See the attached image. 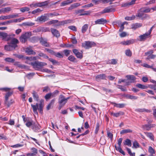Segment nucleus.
Returning <instances> with one entry per match:
<instances>
[{
  "instance_id": "obj_26",
  "label": "nucleus",
  "mask_w": 156,
  "mask_h": 156,
  "mask_svg": "<svg viewBox=\"0 0 156 156\" xmlns=\"http://www.w3.org/2000/svg\"><path fill=\"white\" fill-rule=\"evenodd\" d=\"M47 17L46 16L42 15L37 18V20L40 22H45L46 21Z\"/></svg>"
},
{
  "instance_id": "obj_38",
  "label": "nucleus",
  "mask_w": 156,
  "mask_h": 156,
  "mask_svg": "<svg viewBox=\"0 0 156 156\" xmlns=\"http://www.w3.org/2000/svg\"><path fill=\"white\" fill-rule=\"evenodd\" d=\"M126 97L127 98L131 99L136 100L138 98V97L129 94H127L126 95Z\"/></svg>"
},
{
  "instance_id": "obj_36",
  "label": "nucleus",
  "mask_w": 156,
  "mask_h": 156,
  "mask_svg": "<svg viewBox=\"0 0 156 156\" xmlns=\"http://www.w3.org/2000/svg\"><path fill=\"white\" fill-rule=\"evenodd\" d=\"M125 145H127L128 146L131 147V142L130 140L129 139H126L123 142Z\"/></svg>"
},
{
  "instance_id": "obj_34",
  "label": "nucleus",
  "mask_w": 156,
  "mask_h": 156,
  "mask_svg": "<svg viewBox=\"0 0 156 156\" xmlns=\"http://www.w3.org/2000/svg\"><path fill=\"white\" fill-rule=\"evenodd\" d=\"M89 25L88 24H84L82 27L81 32L82 33H85L88 29Z\"/></svg>"
},
{
  "instance_id": "obj_52",
  "label": "nucleus",
  "mask_w": 156,
  "mask_h": 156,
  "mask_svg": "<svg viewBox=\"0 0 156 156\" xmlns=\"http://www.w3.org/2000/svg\"><path fill=\"white\" fill-rule=\"evenodd\" d=\"M117 86L118 87V88L119 89H120L122 91H126L127 89L125 87H123L122 86L120 85H118Z\"/></svg>"
},
{
  "instance_id": "obj_9",
  "label": "nucleus",
  "mask_w": 156,
  "mask_h": 156,
  "mask_svg": "<svg viewBox=\"0 0 156 156\" xmlns=\"http://www.w3.org/2000/svg\"><path fill=\"white\" fill-rule=\"evenodd\" d=\"M0 37L2 38L3 40L7 41L11 40L13 38L11 35H8L6 33L3 32H0Z\"/></svg>"
},
{
  "instance_id": "obj_60",
  "label": "nucleus",
  "mask_w": 156,
  "mask_h": 156,
  "mask_svg": "<svg viewBox=\"0 0 156 156\" xmlns=\"http://www.w3.org/2000/svg\"><path fill=\"white\" fill-rule=\"evenodd\" d=\"M68 28L74 31H76L77 30L75 26H71L68 27Z\"/></svg>"
},
{
  "instance_id": "obj_3",
  "label": "nucleus",
  "mask_w": 156,
  "mask_h": 156,
  "mask_svg": "<svg viewBox=\"0 0 156 156\" xmlns=\"http://www.w3.org/2000/svg\"><path fill=\"white\" fill-rule=\"evenodd\" d=\"M70 98L69 97L66 98L62 95H60L58 99V103L59 106L58 109L60 110L61 108L65 105L67 103V101Z\"/></svg>"
},
{
  "instance_id": "obj_31",
  "label": "nucleus",
  "mask_w": 156,
  "mask_h": 156,
  "mask_svg": "<svg viewBox=\"0 0 156 156\" xmlns=\"http://www.w3.org/2000/svg\"><path fill=\"white\" fill-rule=\"evenodd\" d=\"M132 132V130L130 129H125L121 131L120 133L121 134H124L131 133Z\"/></svg>"
},
{
  "instance_id": "obj_14",
  "label": "nucleus",
  "mask_w": 156,
  "mask_h": 156,
  "mask_svg": "<svg viewBox=\"0 0 156 156\" xmlns=\"http://www.w3.org/2000/svg\"><path fill=\"white\" fill-rule=\"evenodd\" d=\"M60 21H59L57 20H52L50 21H49L48 22V23L49 25H51V24H54V26L55 27H56L58 26H60V25H58V24Z\"/></svg>"
},
{
  "instance_id": "obj_4",
  "label": "nucleus",
  "mask_w": 156,
  "mask_h": 156,
  "mask_svg": "<svg viewBox=\"0 0 156 156\" xmlns=\"http://www.w3.org/2000/svg\"><path fill=\"white\" fill-rule=\"evenodd\" d=\"M30 64L35 70H40L41 67L47 65L46 63L37 61L31 62Z\"/></svg>"
},
{
  "instance_id": "obj_29",
  "label": "nucleus",
  "mask_w": 156,
  "mask_h": 156,
  "mask_svg": "<svg viewBox=\"0 0 156 156\" xmlns=\"http://www.w3.org/2000/svg\"><path fill=\"white\" fill-rule=\"evenodd\" d=\"M142 26V24L140 23H136L131 25V28L135 30L136 29Z\"/></svg>"
},
{
  "instance_id": "obj_18",
  "label": "nucleus",
  "mask_w": 156,
  "mask_h": 156,
  "mask_svg": "<svg viewBox=\"0 0 156 156\" xmlns=\"http://www.w3.org/2000/svg\"><path fill=\"white\" fill-rule=\"evenodd\" d=\"M41 126L38 124H36L35 123H33L32 126V129L35 131L37 132L40 129Z\"/></svg>"
},
{
  "instance_id": "obj_15",
  "label": "nucleus",
  "mask_w": 156,
  "mask_h": 156,
  "mask_svg": "<svg viewBox=\"0 0 156 156\" xmlns=\"http://www.w3.org/2000/svg\"><path fill=\"white\" fill-rule=\"evenodd\" d=\"M135 42V40L132 39L126 41L121 42L120 43L123 45H129L134 43Z\"/></svg>"
},
{
  "instance_id": "obj_12",
  "label": "nucleus",
  "mask_w": 156,
  "mask_h": 156,
  "mask_svg": "<svg viewBox=\"0 0 156 156\" xmlns=\"http://www.w3.org/2000/svg\"><path fill=\"white\" fill-rule=\"evenodd\" d=\"M73 52L78 58H81L83 57L82 52H79L78 51L75 49L73 50Z\"/></svg>"
},
{
  "instance_id": "obj_25",
  "label": "nucleus",
  "mask_w": 156,
  "mask_h": 156,
  "mask_svg": "<svg viewBox=\"0 0 156 156\" xmlns=\"http://www.w3.org/2000/svg\"><path fill=\"white\" fill-rule=\"evenodd\" d=\"M25 52L28 55H35L36 54L35 52L32 49L29 48H26L25 50Z\"/></svg>"
},
{
  "instance_id": "obj_19",
  "label": "nucleus",
  "mask_w": 156,
  "mask_h": 156,
  "mask_svg": "<svg viewBox=\"0 0 156 156\" xmlns=\"http://www.w3.org/2000/svg\"><path fill=\"white\" fill-rule=\"evenodd\" d=\"M80 5V4L79 3H76L72 4L68 8V10H72L77 7Z\"/></svg>"
},
{
  "instance_id": "obj_53",
  "label": "nucleus",
  "mask_w": 156,
  "mask_h": 156,
  "mask_svg": "<svg viewBox=\"0 0 156 156\" xmlns=\"http://www.w3.org/2000/svg\"><path fill=\"white\" fill-rule=\"evenodd\" d=\"M41 72H46L48 73H51V71L47 69H41Z\"/></svg>"
},
{
  "instance_id": "obj_8",
  "label": "nucleus",
  "mask_w": 156,
  "mask_h": 156,
  "mask_svg": "<svg viewBox=\"0 0 156 156\" xmlns=\"http://www.w3.org/2000/svg\"><path fill=\"white\" fill-rule=\"evenodd\" d=\"M31 36V32H26L21 35L20 37V40L22 43H24Z\"/></svg>"
},
{
  "instance_id": "obj_17",
  "label": "nucleus",
  "mask_w": 156,
  "mask_h": 156,
  "mask_svg": "<svg viewBox=\"0 0 156 156\" xmlns=\"http://www.w3.org/2000/svg\"><path fill=\"white\" fill-rule=\"evenodd\" d=\"M48 4V3L47 2H42L41 3H38V4H31L30 5V6L31 7H32L34 6H45L47 5Z\"/></svg>"
},
{
  "instance_id": "obj_7",
  "label": "nucleus",
  "mask_w": 156,
  "mask_h": 156,
  "mask_svg": "<svg viewBox=\"0 0 156 156\" xmlns=\"http://www.w3.org/2000/svg\"><path fill=\"white\" fill-rule=\"evenodd\" d=\"M95 45L96 44L93 41H86L82 44V46L86 49H88Z\"/></svg>"
},
{
  "instance_id": "obj_10",
  "label": "nucleus",
  "mask_w": 156,
  "mask_h": 156,
  "mask_svg": "<svg viewBox=\"0 0 156 156\" xmlns=\"http://www.w3.org/2000/svg\"><path fill=\"white\" fill-rule=\"evenodd\" d=\"M17 16H18V15L17 14L16 15L2 16H0V20H5L6 19H10L13 18Z\"/></svg>"
},
{
  "instance_id": "obj_59",
  "label": "nucleus",
  "mask_w": 156,
  "mask_h": 156,
  "mask_svg": "<svg viewBox=\"0 0 156 156\" xmlns=\"http://www.w3.org/2000/svg\"><path fill=\"white\" fill-rule=\"evenodd\" d=\"M142 66H144V67L147 68H151V69H152V68L153 67L152 66H150L146 63H144V64H142Z\"/></svg>"
},
{
  "instance_id": "obj_62",
  "label": "nucleus",
  "mask_w": 156,
  "mask_h": 156,
  "mask_svg": "<svg viewBox=\"0 0 156 156\" xmlns=\"http://www.w3.org/2000/svg\"><path fill=\"white\" fill-rule=\"evenodd\" d=\"M48 59L49 61L51 62L54 65L58 63L53 58H48Z\"/></svg>"
},
{
  "instance_id": "obj_61",
  "label": "nucleus",
  "mask_w": 156,
  "mask_h": 156,
  "mask_svg": "<svg viewBox=\"0 0 156 156\" xmlns=\"http://www.w3.org/2000/svg\"><path fill=\"white\" fill-rule=\"evenodd\" d=\"M68 59L72 62H74L75 59V58L72 55H70L68 57Z\"/></svg>"
},
{
  "instance_id": "obj_47",
  "label": "nucleus",
  "mask_w": 156,
  "mask_h": 156,
  "mask_svg": "<svg viewBox=\"0 0 156 156\" xmlns=\"http://www.w3.org/2000/svg\"><path fill=\"white\" fill-rule=\"evenodd\" d=\"M29 8L27 7H24L23 8H22L20 9V11L22 12H24L25 11H29Z\"/></svg>"
},
{
  "instance_id": "obj_45",
  "label": "nucleus",
  "mask_w": 156,
  "mask_h": 156,
  "mask_svg": "<svg viewBox=\"0 0 156 156\" xmlns=\"http://www.w3.org/2000/svg\"><path fill=\"white\" fill-rule=\"evenodd\" d=\"M125 54L127 56L130 57L132 55V52L129 49H127L125 51Z\"/></svg>"
},
{
  "instance_id": "obj_37",
  "label": "nucleus",
  "mask_w": 156,
  "mask_h": 156,
  "mask_svg": "<svg viewBox=\"0 0 156 156\" xmlns=\"http://www.w3.org/2000/svg\"><path fill=\"white\" fill-rule=\"evenodd\" d=\"M150 124H145L142 126V128L147 130H149L151 129V127Z\"/></svg>"
},
{
  "instance_id": "obj_22",
  "label": "nucleus",
  "mask_w": 156,
  "mask_h": 156,
  "mask_svg": "<svg viewBox=\"0 0 156 156\" xmlns=\"http://www.w3.org/2000/svg\"><path fill=\"white\" fill-rule=\"evenodd\" d=\"M126 77L128 80H130V82L134 83L136 80V77L133 75H127Z\"/></svg>"
},
{
  "instance_id": "obj_50",
  "label": "nucleus",
  "mask_w": 156,
  "mask_h": 156,
  "mask_svg": "<svg viewBox=\"0 0 156 156\" xmlns=\"http://www.w3.org/2000/svg\"><path fill=\"white\" fill-rule=\"evenodd\" d=\"M38 55L41 56V57H42L48 59V57L46 55V54L42 53V52H40L38 54Z\"/></svg>"
},
{
  "instance_id": "obj_35",
  "label": "nucleus",
  "mask_w": 156,
  "mask_h": 156,
  "mask_svg": "<svg viewBox=\"0 0 156 156\" xmlns=\"http://www.w3.org/2000/svg\"><path fill=\"white\" fill-rule=\"evenodd\" d=\"M140 9L142 10V11L144 13H148L150 12L151 10V8H149L147 7H144L141 8Z\"/></svg>"
},
{
  "instance_id": "obj_54",
  "label": "nucleus",
  "mask_w": 156,
  "mask_h": 156,
  "mask_svg": "<svg viewBox=\"0 0 156 156\" xmlns=\"http://www.w3.org/2000/svg\"><path fill=\"white\" fill-rule=\"evenodd\" d=\"M45 50L52 55H54L55 54V52H54L53 50L51 49L46 48L45 49Z\"/></svg>"
},
{
  "instance_id": "obj_64",
  "label": "nucleus",
  "mask_w": 156,
  "mask_h": 156,
  "mask_svg": "<svg viewBox=\"0 0 156 156\" xmlns=\"http://www.w3.org/2000/svg\"><path fill=\"white\" fill-rule=\"evenodd\" d=\"M41 11V10H40L39 9H37L35 10H33L32 12V14H35L36 13H37L39 12H40Z\"/></svg>"
},
{
  "instance_id": "obj_56",
  "label": "nucleus",
  "mask_w": 156,
  "mask_h": 156,
  "mask_svg": "<svg viewBox=\"0 0 156 156\" xmlns=\"http://www.w3.org/2000/svg\"><path fill=\"white\" fill-rule=\"evenodd\" d=\"M54 55L55 56L60 58H62L63 57L62 55L59 52L56 53L55 52Z\"/></svg>"
},
{
  "instance_id": "obj_13",
  "label": "nucleus",
  "mask_w": 156,
  "mask_h": 156,
  "mask_svg": "<svg viewBox=\"0 0 156 156\" xmlns=\"http://www.w3.org/2000/svg\"><path fill=\"white\" fill-rule=\"evenodd\" d=\"M51 30L52 34L54 36L57 38L60 37V33L57 30L51 28Z\"/></svg>"
},
{
  "instance_id": "obj_21",
  "label": "nucleus",
  "mask_w": 156,
  "mask_h": 156,
  "mask_svg": "<svg viewBox=\"0 0 156 156\" xmlns=\"http://www.w3.org/2000/svg\"><path fill=\"white\" fill-rule=\"evenodd\" d=\"M135 111L139 112H150L151 111L149 110L146 109L144 108H138L135 109Z\"/></svg>"
},
{
  "instance_id": "obj_46",
  "label": "nucleus",
  "mask_w": 156,
  "mask_h": 156,
  "mask_svg": "<svg viewBox=\"0 0 156 156\" xmlns=\"http://www.w3.org/2000/svg\"><path fill=\"white\" fill-rule=\"evenodd\" d=\"M146 134L147 136L151 139V140H154L153 136L152 133H147Z\"/></svg>"
},
{
  "instance_id": "obj_40",
  "label": "nucleus",
  "mask_w": 156,
  "mask_h": 156,
  "mask_svg": "<svg viewBox=\"0 0 156 156\" xmlns=\"http://www.w3.org/2000/svg\"><path fill=\"white\" fill-rule=\"evenodd\" d=\"M13 94L12 91L8 92L6 93L5 97V99L8 100L9 97L11 96Z\"/></svg>"
},
{
  "instance_id": "obj_33",
  "label": "nucleus",
  "mask_w": 156,
  "mask_h": 156,
  "mask_svg": "<svg viewBox=\"0 0 156 156\" xmlns=\"http://www.w3.org/2000/svg\"><path fill=\"white\" fill-rule=\"evenodd\" d=\"M8 100L5 99V105L8 107H9L13 103V101L12 99L10 100V101H8Z\"/></svg>"
},
{
  "instance_id": "obj_44",
  "label": "nucleus",
  "mask_w": 156,
  "mask_h": 156,
  "mask_svg": "<svg viewBox=\"0 0 156 156\" xmlns=\"http://www.w3.org/2000/svg\"><path fill=\"white\" fill-rule=\"evenodd\" d=\"M44 98L46 100L52 98L51 93L47 94L44 96Z\"/></svg>"
},
{
  "instance_id": "obj_20",
  "label": "nucleus",
  "mask_w": 156,
  "mask_h": 156,
  "mask_svg": "<svg viewBox=\"0 0 156 156\" xmlns=\"http://www.w3.org/2000/svg\"><path fill=\"white\" fill-rule=\"evenodd\" d=\"M110 114L111 115H113L114 117H117L120 115H124V113L121 111H119L117 113L111 112Z\"/></svg>"
},
{
  "instance_id": "obj_6",
  "label": "nucleus",
  "mask_w": 156,
  "mask_h": 156,
  "mask_svg": "<svg viewBox=\"0 0 156 156\" xmlns=\"http://www.w3.org/2000/svg\"><path fill=\"white\" fill-rule=\"evenodd\" d=\"M152 28L153 27H152L147 32L139 36V40L140 41H144L148 37L151 33Z\"/></svg>"
},
{
  "instance_id": "obj_49",
  "label": "nucleus",
  "mask_w": 156,
  "mask_h": 156,
  "mask_svg": "<svg viewBox=\"0 0 156 156\" xmlns=\"http://www.w3.org/2000/svg\"><path fill=\"white\" fill-rule=\"evenodd\" d=\"M148 152L151 154H154L155 153L154 150L151 146L149 147Z\"/></svg>"
},
{
  "instance_id": "obj_2",
  "label": "nucleus",
  "mask_w": 156,
  "mask_h": 156,
  "mask_svg": "<svg viewBox=\"0 0 156 156\" xmlns=\"http://www.w3.org/2000/svg\"><path fill=\"white\" fill-rule=\"evenodd\" d=\"M44 101L43 99H41L39 101V103H36V105H31V106L33 108L34 112L35 114H37V111L38 110L39 112L42 114L43 113V109L44 106Z\"/></svg>"
},
{
  "instance_id": "obj_32",
  "label": "nucleus",
  "mask_w": 156,
  "mask_h": 156,
  "mask_svg": "<svg viewBox=\"0 0 156 156\" xmlns=\"http://www.w3.org/2000/svg\"><path fill=\"white\" fill-rule=\"evenodd\" d=\"M11 10V8L8 7L2 8L0 10V12L1 13H5L10 11Z\"/></svg>"
},
{
  "instance_id": "obj_55",
  "label": "nucleus",
  "mask_w": 156,
  "mask_h": 156,
  "mask_svg": "<svg viewBox=\"0 0 156 156\" xmlns=\"http://www.w3.org/2000/svg\"><path fill=\"white\" fill-rule=\"evenodd\" d=\"M34 74L35 73H28L26 75V76L29 79H30L33 77Z\"/></svg>"
},
{
  "instance_id": "obj_43",
  "label": "nucleus",
  "mask_w": 156,
  "mask_h": 156,
  "mask_svg": "<svg viewBox=\"0 0 156 156\" xmlns=\"http://www.w3.org/2000/svg\"><path fill=\"white\" fill-rule=\"evenodd\" d=\"M136 0H132L130 2L128 3H125L124 6H125L128 5H130L134 4L135 3V1Z\"/></svg>"
},
{
  "instance_id": "obj_1",
  "label": "nucleus",
  "mask_w": 156,
  "mask_h": 156,
  "mask_svg": "<svg viewBox=\"0 0 156 156\" xmlns=\"http://www.w3.org/2000/svg\"><path fill=\"white\" fill-rule=\"evenodd\" d=\"M19 42V41L15 38H12L8 45L5 46V49L6 51H11L17 47V44Z\"/></svg>"
},
{
  "instance_id": "obj_48",
  "label": "nucleus",
  "mask_w": 156,
  "mask_h": 156,
  "mask_svg": "<svg viewBox=\"0 0 156 156\" xmlns=\"http://www.w3.org/2000/svg\"><path fill=\"white\" fill-rule=\"evenodd\" d=\"M59 91L57 90H55L53 92L51 93L52 95V98L55 97L56 95L58 94Z\"/></svg>"
},
{
  "instance_id": "obj_51",
  "label": "nucleus",
  "mask_w": 156,
  "mask_h": 156,
  "mask_svg": "<svg viewBox=\"0 0 156 156\" xmlns=\"http://www.w3.org/2000/svg\"><path fill=\"white\" fill-rule=\"evenodd\" d=\"M91 12L90 11H84L80 15V16H85L90 14Z\"/></svg>"
},
{
  "instance_id": "obj_11",
  "label": "nucleus",
  "mask_w": 156,
  "mask_h": 156,
  "mask_svg": "<svg viewBox=\"0 0 156 156\" xmlns=\"http://www.w3.org/2000/svg\"><path fill=\"white\" fill-rule=\"evenodd\" d=\"M107 22V20L103 18H101L95 21V24H104Z\"/></svg>"
},
{
  "instance_id": "obj_58",
  "label": "nucleus",
  "mask_w": 156,
  "mask_h": 156,
  "mask_svg": "<svg viewBox=\"0 0 156 156\" xmlns=\"http://www.w3.org/2000/svg\"><path fill=\"white\" fill-rule=\"evenodd\" d=\"M110 61L111 62H110V63L113 65L116 64L117 63V60L115 59H111Z\"/></svg>"
},
{
  "instance_id": "obj_41",
  "label": "nucleus",
  "mask_w": 156,
  "mask_h": 156,
  "mask_svg": "<svg viewBox=\"0 0 156 156\" xmlns=\"http://www.w3.org/2000/svg\"><path fill=\"white\" fill-rule=\"evenodd\" d=\"M126 148L130 156H135V153L134 152L132 153L130 149L127 147Z\"/></svg>"
},
{
  "instance_id": "obj_42",
  "label": "nucleus",
  "mask_w": 156,
  "mask_h": 156,
  "mask_svg": "<svg viewBox=\"0 0 156 156\" xmlns=\"http://www.w3.org/2000/svg\"><path fill=\"white\" fill-rule=\"evenodd\" d=\"M33 123L32 120L31 121H28L25 124L28 127H30L31 126H33Z\"/></svg>"
},
{
  "instance_id": "obj_39",
  "label": "nucleus",
  "mask_w": 156,
  "mask_h": 156,
  "mask_svg": "<svg viewBox=\"0 0 156 156\" xmlns=\"http://www.w3.org/2000/svg\"><path fill=\"white\" fill-rule=\"evenodd\" d=\"M136 86L139 88L143 89H146L148 87L147 86L142 85L140 83L137 84H136Z\"/></svg>"
},
{
  "instance_id": "obj_30",
  "label": "nucleus",
  "mask_w": 156,
  "mask_h": 156,
  "mask_svg": "<svg viewBox=\"0 0 156 156\" xmlns=\"http://www.w3.org/2000/svg\"><path fill=\"white\" fill-rule=\"evenodd\" d=\"M72 20H67L63 21H60L58 25H63L65 24H68L71 23Z\"/></svg>"
},
{
  "instance_id": "obj_5",
  "label": "nucleus",
  "mask_w": 156,
  "mask_h": 156,
  "mask_svg": "<svg viewBox=\"0 0 156 156\" xmlns=\"http://www.w3.org/2000/svg\"><path fill=\"white\" fill-rule=\"evenodd\" d=\"M137 19L144 20L147 18H149L150 16L147 14H145L140 9L139 10L136 15Z\"/></svg>"
},
{
  "instance_id": "obj_28",
  "label": "nucleus",
  "mask_w": 156,
  "mask_h": 156,
  "mask_svg": "<svg viewBox=\"0 0 156 156\" xmlns=\"http://www.w3.org/2000/svg\"><path fill=\"white\" fill-rule=\"evenodd\" d=\"M112 104L114 106L119 108H124L126 105V104L123 103L117 104L115 103L112 102Z\"/></svg>"
},
{
  "instance_id": "obj_23",
  "label": "nucleus",
  "mask_w": 156,
  "mask_h": 156,
  "mask_svg": "<svg viewBox=\"0 0 156 156\" xmlns=\"http://www.w3.org/2000/svg\"><path fill=\"white\" fill-rule=\"evenodd\" d=\"M112 11V9L111 7H108L105 8L104 10L101 12V14L106 13H109Z\"/></svg>"
},
{
  "instance_id": "obj_57",
  "label": "nucleus",
  "mask_w": 156,
  "mask_h": 156,
  "mask_svg": "<svg viewBox=\"0 0 156 156\" xmlns=\"http://www.w3.org/2000/svg\"><path fill=\"white\" fill-rule=\"evenodd\" d=\"M5 60L6 62H13L15 61V60L10 58H7L5 59Z\"/></svg>"
},
{
  "instance_id": "obj_63",
  "label": "nucleus",
  "mask_w": 156,
  "mask_h": 156,
  "mask_svg": "<svg viewBox=\"0 0 156 156\" xmlns=\"http://www.w3.org/2000/svg\"><path fill=\"white\" fill-rule=\"evenodd\" d=\"M133 145L135 148H137L139 147V144L136 141L134 142Z\"/></svg>"
},
{
  "instance_id": "obj_16",
  "label": "nucleus",
  "mask_w": 156,
  "mask_h": 156,
  "mask_svg": "<svg viewBox=\"0 0 156 156\" xmlns=\"http://www.w3.org/2000/svg\"><path fill=\"white\" fill-rule=\"evenodd\" d=\"M106 76L104 74L98 75L96 76V80L98 81H100L101 80H105L106 79Z\"/></svg>"
},
{
  "instance_id": "obj_24",
  "label": "nucleus",
  "mask_w": 156,
  "mask_h": 156,
  "mask_svg": "<svg viewBox=\"0 0 156 156\" xmlns=\"http://www.w3.org/2000/svg\"><path fill=\"white\" fill-rule=\"evenodd\" d=\"M32 94L34 99L36 101H38L39 100V97L37 93L35 91H33Z\"/></svg>"
},
{
  "instance_id": "obj_27",
  "label": "nucleus",
  "mask_w": 156,
  "mask_h": 156,
  "mask_svg": "<svg viewBox=\"0 0 156 156\" xmlns=\"http://www.w3.org/2000/svg\"><path fill=\"white\" fill-rule=\"evenodd\" d=\"M72 3H73L72 0H67L62 2L61 4V6H64L70 4Z\"/></svg>"
}]
</instances>
